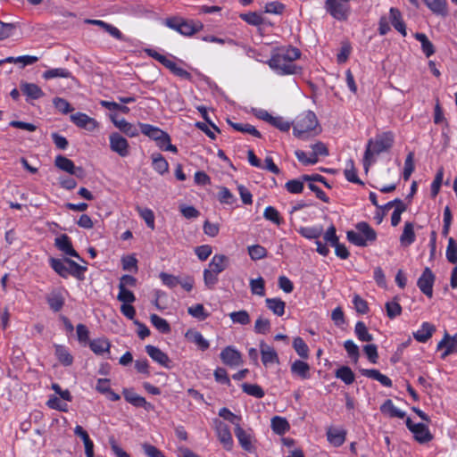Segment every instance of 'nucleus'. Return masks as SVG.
<instances>
[{"label":"nucleus","mask_w":457,"mask_h":457,"mask_svg":"<svg viewBox=\"0 0 457 457\" xmlns=\"http://www.w3.org/2000/svg\"><path fill=\"white\" fill-rule=\"evenodd\" d=\"M261 354L262 361L265 366L278 362V357L277 353L271 346L264 343L261 344Z\"/></svg>","instance_id":"obj_20"},{"label":"nucleus","mask_w":457,"mask_h":457,"mask_svg":"<svg viewBox=\"0 0 457 457\" xmlns=\"http://www.w3.org/2000/svg\"><path fill=\"white\" fill-rule=\"evenodd\" d=\"M309 371L310 366L303 361L296 360L291 364L292 374L299 377L302 379H307L310 378Z\"/></svg>","instance_id":"obj_22"},{"label":"nucleus","mask_w":457,"mask_h":457,"mask_svg":"<svg viewBox=\"0 0 457 457\" xmlns=\"http://www.w3.org/2000/svg\"><path fill=\"white\" fill-rule=\"evenodd\" d=\"M117 299L123 303V304H130L135 302L136 297L134 294L124 287L122 285H119V294Z\"/></svg>","instance_id":"obj_52"},{"label":"nucleus","mask_w":457,"mask_h":457,"mask_svg":"<svg viewBox=\"0 0 457 457\" xmlns=\"http://www.w3.org/2000/svg\"><path fill=\"white\" fill-rule=\"evenodd\" d=\"M301 52L295 47L278 49L269 60V66L278 75H291L300 73L301 68L294 62L299 59Z\"/></svg>","instance_id":"obj_1"},{"label":"nucleus","mask_w":457,"mask_h":457,"mask_svg":"<svg viewBox=\"0 0 457 457\" xmlns=\"http://www.w3.org/2000/svg\"><path fill=\"white\" fill-rule=\"evenodd\" d=\"M112 121L121 132L129 137H135L139 135V129L134 124L127 121L124 118H118L117 115L112 114L110 116Z\"/></svg>","instance_id":"obj_8"},{"label":"nucleus","mask_w":457,"mask_h":457,"mask_svg":"<svg viewBox=\"0 0 457 457\" xmlns=\"http://www.w3.org/2000/svg\"><path fill=\"white\" fill-rule=\"evenodd\" d=\"M201 25L195 24L193 21H185L182 19L180 25V34L184 36H191L201 29Z\"/></svg>","instance_id":"obj_49"},{"label":"nucleus","mask_w":457,"mask_h":457,"mask_svg":"<svg viewBox=\"0 0 457 457\" xmlns=\"http://www.w3.org/2000/svg\"><path fill=\"white\" fill-rule=\"evenodd\" d=\"M411 433L414 434L415 439L420 443L425 444L433 439V436L429 432L428 428L422 423H418L411 428Z\"/></svg>","instance_id":"obj_17"},{"label":"nucleus","mask_w":457,"mask_h":457,"mask_svg":"<svg viewBox=\"0 0 457 457\" xmlns=\"http://www.w3.org/2000/svg\"><path fill=\"white\" fill-rule=\"evenodd\" d=\"M21 91L25 95L28 99H39L44 96L42 89L34 83L22 82L20 86Z\"/></svg>","instance_id":"obj_15"},{"label":"nucleus","mask_w":457,"mask_h":457,"mask_svg":"<svg viewBox=\"0 0 457 457\" xmlns=\"http://www.w3.org/2000/svg\"><path fill=\"white\" fill-rule=\"evenodd\" d=\"M122 395L125 400L135 407H143L146 411H151L154 408L152 403L146 402L143 396L136 394L132 389L124 388Z\"/></svg>","instance_id":"obj_9"},{"label":"nucleus","mask_w":457,"mask_h":457,"mask_svg":"<svg viewBox=\"0 0 457 457\" xmlns=\"http://www.w3.org/2000/svg\"><path fill=\"white\" fill-rule=\"evenodd\" d=\"M263 217L277 225L283 223V219L280 217L279 212L272 206H268L265 208Z\"/></svg>","instance_id":"obj_55"},{"label":"nucleus","mask_w":457,"mask_h":457,"mask_svg":"<svg viewBox=\"0 0 457 457\" xmlns=\"http://www.w3.org/2000/svg\"><path fill=\"white\" fill-rule=\"evenodd\" d=\"M416 236L414 232L413 224L406 222L404 224L403 231L400 237V242L403 245L408 246L415 241Z\"/></svg>","instance_id":"obj_29"},{"label":"nucleus","mask_w":457,"mask_h":457,"mask_svg":"<svg viewBox=\"0 0 457 457\" xmlns=\"http://www.w3.org/2000/svg\"><path fill=\"white\" fill-rule=\"evenodd\" d=\"M229 318L234 323L246 325L250 323V316L245 310L229 313Z\"/></svg>","instance_id":"obj_51"},{"label":"nucleus","mask_w":457,"mask_h":457,"mask_svg":"<svg viewBox=\"0 0 457 457\" xmlns=\"http://www.w3.org/2000/svg\"><path fill=\"white\" fill-rule=\"evenodd\" d=\"M328 440L335 446H339L345 440V433L343 430L330 428L327 432Z\"/></svg>","instance_id":"obj_36"},{"label":"nucleus","mask_w":457,"mask_h":457,"mask_svg":"<svg viewBox=\"0 0 457 457\" xmlns=\"http://www.w3.org/2000/svg\"><path fill=\"white\" fill-rule=\"evenodd\" d=\"M347 239L357 246H367L369 243L365 240L360 231L351 230L347 232Z\"/></svg>","instance_id":"obj_56"},{"label":"nucleus","mask_w":457,"mask_h":457,"mask_svg":"<svg viewBox=\"0 0 457 457\" xmlns=\"http://www.w3.org/2000/svg\"><path fill=\"white\" fill-rule=\"evenodd\" d=\"M393 143L394 134L392 132L382 133L378 135L374 139L368 141L363 158V165L366 171L375 162V156L388 151L392 147Z\"/></svg>","instance_id":"obj_3"},{"label":"nucleus","mask_w":457,"mask_h":457,"mask_svg":"<svg viewBox=\"0 0 457 457\" xmlns=\"http://www.w3.org/2000/svg\"><path fill=\"white\" fill-rule=\"evenodd\" d=\"M320 131L316 114L312 111L300 113L293 122V134L302 140L315 137Z\"/></svg>","instance_id":"obj_2"},{"label":"nucleus","mask_w":457,"mask_h":457,"mask_svg":"<svg viewBox=\"0 0 457 457\" xmlns=\"http://www.w3.org/2000/svg\"><path fill=\"white\" fill-rule=\"evenodd\" d=\"M427 7L435 14L445 16L448 13L446 0H423Z\"/></svg>","instance_id":"obj_21"},{"label":"nucleus","mask_w":457,"mask_h":457,"mask_svg":"<svg viewBox=\"0 0 457 457\" xmlns=\"http://www.w3.org/2000/svg\"><path fill=\"white\" fill-rule=\"evenodd\" d=\"M186 337L189 342L195 344L201 351H205L210 346L208 340L196 330H188L186 333Z\"/></svg>","instance_id":"obj_19"},{"label":"nucleus","mask_w":457,"mask_h":457,"mask_svg":"<svg viewBox=\"0 0 457 457\" xmlns=\"http://www.w3.org/2000/svg\"><path fill=\"white\" fill-rule=\"evenodd\" d=\"M247 250L251 259L253 261L263 259L267 255V250L260 245H250Z\"/></svg>","instance_id":"obj_50"},{"label":"nucleus","mask_w":457,"mask_h":457,"mask_svg":"<svg viewBox=\"0 0 457 457\" xmlns=\"http://www.w3.org/2000/svg\"><path fill=\"white\" fill-rule=\"evenodd\" d=\"M345 177L348 181L352 183L362 184V181H361L357 176L353 161L351 159L348 160L346 162V166L345 169Z\"/></svg>","instance_id":"obj_41"},{"label":"nucleus","mask_w":457,"mask_h":457,"mask_svg":"<svg viewBox=\"0 0 457 457\" xmlns=\"http://www.w3.org/2000/svg\"><path fill=\"white\" fill-rule=\"evenodd\" d=\"M220 359L226 365L237 367L243 363L241 353L232 346H227L220 353Z\"/></svg>","instance_id":"obj_7"},{"label":"nucleus","mask_w":457,"mask_h":457,"mask_svg":"<svg viewBox=\"0 0 457 457\" xmlns=\"http://www.w3.org/2000/svg\"><path fill=\"white\" fill-rule=\"evenodd\" d=\"M218 273L213 272L210 269L204 270V281L206 287L212 289L218 282Z\"/></svg>","instance_id":"obj_58"},{"label":"nucleus","mask_w":457,"mask_h":457,"mask_svg":"<svg viewBox=\"0 0 457 457\" xmlns=\"http://www.w3.org/2000/svg\"><path fill=\"white\" fill-rule=\"evenodd\" d=\"M299 233L308 239H318L322 234V228L303 227Z\"/></svg>","instance_id":"obj_53"},{"label":"nucleus","mask_w":457,"mask_h":457,"mask_svg":"<svg viewBox=\"0 0 457 457\" xmlns=\"http://www.w3.org/2000/svg\"><path fill=\"white\" fill-rule=\"evenodd\" d=\"M445 255L449 262L453 264L457 262V242L453 237L448 238Z\"/></svg>","instance_id":"obj_45"},{"label":"nucleus","mask_w":457,"mask_h":457,"mask_svg":"<svg viewBox=\"0 0 457 457\" xmlns=\"http://www.w3.org/2000/svg\"><path fill=\"white\" fill-rule=\"evenodd\" d=\"M414 37L420 43L421 49L427 57H430L435 54V47L432 42L424 33L417 32L414 34Z\"/></svg>","instance_id":"obj_26"},{"label":"nucleus","mask_w":457,"mask_h":457,"mask_svg":"<svg viewBox=\"0 0 457 457\" xmlns=\"http://www.w3.org/2000/svg\"><path fill=\"white\" fill-rule=\"evenodd\" d=\"M145 352L154 361L165 368H170V360L160 348L148 345L145 346Z\"/></svg>","instance_id":"obj_12"},{"label":"nucleus","mask_w":457,"mask_h":457,"mask_svg":"<svg viewBox=\"0 0 457 457\" xmlns=\"http://www.w3.org/2000/svg\"><path fill=\"white\" fill-rule=\"evenodd\" d=\"M435 276L429 268H425L423 273L417 281V286L420 291L428 297L433 295V284Z\"/></svg>","instance_id":"obj_6"},{"label":"nucleus","mask_w":457,"mask_h":457,"mask_svg":"<svg viewBox=\"0 0 457 457\" xmlns=\"http://www.w3.org/2000/svg\"><path fill=\"white\" fill-rule=\"evenodd\" d=\"M55 246L67 255L76 257L82 261L79 253L73 249L71 238L62 234L55 238Z\"/></svg>","instance_id":"obj_11"},{"label":"nucleus","mask_w":457,"mask_h":457,"mask_svg":"<svg viewBox=\"0 0 457 457\" xmlns=\"http://www.w3.org/2000/svg\"><path fill=\"white\" fill-rule=\"evenodd\" d=\"M386 315L390 319H395L402 313V307L398 303L397 299L395 298L386 303Z\"/></svg>","instance_id":"obj_46"},{"label":"nucleus","mask_w":457,"mask_h":457,"mask_svg":"<svg viewBox=\"0 0 457 457\" xmlns=\"http://www.w3.org/2000/svg\"><path fill=\"white\" fill-rule=\"evenodd\" d=\"M344 347L345 351L347 352L349 357L353 359L355 361L359 359L360 356V351L357 345L353 340H346L344 343Z\"/></svg>","instance_id":"obj_62"},{"label":"nucleus","mask_w":457,"mask_h":457,"mask_svg":"<svg viewBox=\"0 0 457 457\" xmlns=\"http://www.w3.org/2000/svg\"><path fill=\"white\" fill-rule=\"evenodd\" d=\"M150 320L152 324L162 333H169L170 327L166 320L158 316L157 314H151Z\"/></svg>","instance_id":"obj_44"},{"label":"nucleus","mask_w":457,"mask_h":457,"mask_svg":"<svg viewBox=\"0 0 457 457\" xmlns=\"http://www.w3.org/2000/svg\"><path fill=\"white\" fill-rule=\"evenodd\" d=\"M228 123L237 131L250 134L256 137H261V133L255 129V127L252 126L251 124L233 122L229 120H228Z\"/></svg>","instance_id":"obj_31"},{"label":"nucleus","mask_w":457,"mask_h":457,"mask_svg":"<svg viewBox=\"0 0 457 457\" xmlns=\"http://www.w3.org/2000/svg\"><path fill=\"white\" fill-rule=\"evenodd\" d=\"M355 228L361 232L362 237L369 244L373 243L377 239L376 231L367 222H358L355 225Z\"/></svg>","instance_id":"obj_25"},{"label":"nucleus","mask_w":457,"mask_h":457,"mask_svg":"<svg viewBox=\"0 0 457 457\" xmlns=\"http://www.w3.org/2000/svg\"><path fill=\"white\" fill-rule=\"evenodd\" d=\"M71 120L78 127L82 129H87L89 130H93L97 126V122L95 119L82 112L71 114Z\"/></svg>","instance_id":"obj_13"},{"label":"nucleus","mask_w":457,"mask_h":457,"mask_svg":"<svg viewBox=\"0 0 457 457\" xmlns=\"http://www.w3.org/2000/svg\"><path fill=\"white\" fill-rule=\"evenodd\" d=\"M254 330L258 334H267L270 330V322L268 319L259 317L254 324Z\"/></svg>","instance_id":"obj_61"},{"label":"nucleus","mask_w":457,"mask_h":457,"mask_svg":"<svg viewBox=\"0 0 457 457\" xmlns=\"http://www.w3.org/2000/svg\"><path fill=\"white\" fill-rule=\"evenodd\" d=\"M270 124L283 132L288 131L291 127V123L280 116H273Z\"/></svg>","instance_id":"obj_63"},{"label":"nucleus","mask_w":457,"mask_h":457,"mask_svg":"<svg viewBox=\"0 0 457 457\" xmlns=\"http://www.w3.org/2000/svg\"><path fill=\"white\" fill-rule=\"evenodd\" d=\"M293 347L297 354L303 359L309 357V347L302 337H295L293 342Z\"/></svg>","instance_id":"obj_42"},{"label":"nucleus","mask_w":457,"mask_h":457,"mask_svg":"<svg viewBox=\"0 0 457 457\" xmlns=\"http://www.w3.org/2000/svg\"><path fill=\"white\" fill-rule=\"evenodd\" d=\"M354 333L361 342H371L373 340V336L368 331L365 323L362 321H358L355 324Z\"/></svg>","instance_id":"obj_35"},{"label":"nucleus","mask_w":457,"mask_h":457,"mask_svg":"<svg viewBox=\"0 0 457 457\" xmlns=\"http://www.w3.org/2000/svg\"><path fill=\"white\" fill-rule=\"evenodd\" d=\"M90 348L95 353L102 354L109 351L110 343L103 338L95 339L90 343Z\"/></svg>","instance_id":"obj_43"},{"label":"nucleus","mask_w":457,"mask_h":457,"mask_svg":"<svg viewBox=\"0 0 457 457\" xmlns=\"http://www.w3.org/2000/svg\"><path fill=\"white\" fill-rule=\"evenodd\" d=\"M380 411L389 415L390 417H396L403 419L405 416V412L396 408L392 400L388 399L386 400L380 407Z\"/></svg>","instance_id":"obj_33"},{"label":"nucleus","mask_w":457,"mask_h":457,"mask_svg":"<svg viewBox=\"0 0 457 457\" xmlns=\"http://www.w3.org/2000/svg\"><path fill=\"white\" fill-rule=\"evenodd\" d=\"M138 126L140 128V132L143 133L145 136L148 137L149 138L153 140L160 139V137L162 136V133L165 131L162 130L158 127L153 126L151 124L146 123H138Z\"/></svg>","instance_id":"obj_28"},{"label":"nucleus","mask_w":457,"mask_h":457,"mask_svg":"<svg viewBox=\"0 0 457 457\" xmlns=\"http://www.w3.org/2000/svg\"><path fill=\"white\" fill-rule=\"evenodd\" d=\"M46 302L54 312H59L64 305L65 298L61 290H54L47 295Z\"/></svg>","instance_id":"obj_16"},{"label":"nucleus","mask_w":457,"mask_h":457,"mask_svg":"<svg viewBox=\"0 0 457 457\" xmlns=\"http://www.w3.org/2000/svg\"><path fill=\"white\" fill-rule=\"evenodd\" d=\"M295 156L297 160L304 165L315 164L318 162V159L312 157L311 154H307L303 150H296Z\"/></svg>","instance_id":"obj_64"},{"label":"nucleus","mask_w":457,"mask_h":457,"mask_svg":"<svg viewBox=\"0 0 457 457\" xmlns=\"http://www.w3.org/2000/svg\"><path fill=\"white\" fill-rule=\"evenodd\" d=\"M303 179L288 180L285 187L291 194H300L303 190Z\"/></svg>","instance_id":"obj_60"},{"label":"nucleus","mask_w":457,"mask_h":457,"mask_svg":"<svg viewBox=\"0 0 457 457\" xmlns=\"http://www.w3.org/2000/svg\"><path fill=\"white\" fill-rule=\"evenodd\" d=\"M242 389L245 394L256 398H262L265 395L263 389L256 384L244 383Z\"/></svg>","instance_id":"obj_48"},{"label":"nucleus","mask_w":457,"mask_h":457,"mask_svg":"<svg viewBox=\"0 0 457 457\" xmlns=\"http://www.w3.org/2000/svg\"><path fill=\"white\" fill-rule=\"evenodd\" d=\"M336 377L344 381L346 385L353 383L355 378L353 372L347 366H343L337 370Z\"/></svg>","instance_id":"obj_39"},{"label":"nucleus","mask_w":457,"mask_h":457,"mask_svg":"<svg viewBox=\"0 0 457 457\" xmlns=\"http://www.w3.org/2000/svg\"><path fill=\"white\" fill-rule=\"evenodd\" d=\"M136 210L139 216L145 220L147 227L151 229L154 228V212L149 208H143L140 206H137Z\"/></svg>","instance_id":"obj_38"},{"label":"nucleus","mask_w":457,"mask_h":457,"mask_svg":"<svg viewBox=\"0 0 457 457\" xmlns=\"http://www.w3.org/2000/svg\"><path fill=\"white\" fill-rule=\"evenodd\" d=\"M110 148L121 157H126L129 154V145L128 140L119 133L110 135Z\"/></svg>","instance_id":"obj_5"},{"label":"nucleus","mask_w":457,"mask_h":457,"mask_svg":"<svg viewBox=\"0 0 457 457\" xmlns=\"http://www.w3.org/2000/svg\"><path fill=\"white\" fill-rule=\"evenodd\" d=\"M51 268L61 277L67 278L69 276V265L66 262V259H50Z\"/></svg>","instance_id":"obj_32"},{"label":"nucleus","mask_w":457,"mask_h":457,"mask_svg":"<svg viewBox=\"0 0 457 457\" xmlns=\"http://www.w3.org/2000/svg\"><path fill=\"white\" fill-rule=\"evenodd\" d=\"M228 266V258L224 254H215L211 262L209 268L213 272L220 274L227 269Z\"/></svg>","instance_id":"obj_23"},{"label":"nucleus","mask_w":457,"mask_h":457,"mask_svg":"<svg viewBox=\"0 0 457 457\" xmlns=\"http://www.w3.org/2000/svg\"><path fill=\"white\" fill-rule=\"evenodd\" d=\"M151 158L153 168L156 172L161 175L168 172L169 163L161 154H153Z\"/></svg>","instance_id":"obj_27"},{"label":"nucleus","mask_w":457,"mask_h":457,"mask_svg":"<svg viewBox=\"0 0 457 457\" xmlns=\"http://www.w3.org/2000/svg\"><path fill=\"white\" fill-rule=\"evenodd\" d=\"M265 303L267 308L274 314L282 316L285 313L286 303L280 298H267Z\"/></svg>","instance_id":"obj_30"},{"label":"nucleus","mask_w":457,"mask_h":457,"mask_svg":"<svg viewBox=\"0 0 457 457\" xmlns=\"http://www.w3.org/2000/svg\"><path fill=\"white\" fill-rule=\"evenodd\" d=\"M251 292L253 295L263 296L265 295V282L262 277L250 280Z\"/></svg>","instance_id":"obj_47"},{"label":"nucleus","mask_w":457,"mask_h":457,"mask_svg":"<svg viewBox=\"0 0 457 457\" xmlns=\"http://www.w3.org/2000/svg\"><path fill=\"white\" fill-rule=\"evenodd\" d=\"M414 170V154L413 153H409L406 156L404 162V169L403 177L404 180H408Z\"/></svg>","instance_id":"obj_57"},{"label":"nucleus","mask_w":457,"mask_h":457,"mask_svg":"<svg viewBox=\"0 0 457 457\" xmlns=\"http://www.w3.org/2000/svg\"><path fill=\"white\" fill-rule=\"evenodd\" d=\"M66 262L69 265V275H71L77 278H81L87 268L78 264L76 262L71 259H66Z\"/></svg>","instance_id":"obj_54"},{"label":"nucleus","mask_w":457,"mask_h":457,"mask_svg":"<svg viewBox=\"0 0 457 457\" xmlns=\"http://www.w3.org/2000/svg\"><path fill=\"white\" fill-rule=\"evenodd\" d=\"M235 435L239 442V445L244 450L247 452H252L253 450V446L252 445V435L244 430L240 427L239 423H237V427L235 428Z\"/></svg>","instance_id":"obj_14"},{"label":"nucleus","mask_w":457,"mask_h":457,"mask_svg":"<svg viewBox=\"0 0 457 457\" xmlns=\"http://www.w3.org/2000/svg\"><path fill=\"white\" fill-rule=\"evenodd\" d=\"M218 198L219 201L224 204L231 205L236 202V198L233 194L225 187H220Z\"/></svg>","instance_id":"obj_59"},{"label":"nucleus","mask_w":457,"mask_h":457,"mask_svg":"<svg viewBox=\"0 0 457 457\" xmlns=\"http://www.w3.org/2000/svg\"><path fill=\"white\" fill-rule=\"evenodd\" d=\"M389 14L391 23L394 26V28L397 31H399L403 37L406 36V28L404 22L402 20L400 11L396 8L392 7L390 8Z\"/></svg>","instance_id":"obj_24"},{"label":"nucleus","mask_w":457,"mask_h":457,"mask_svg":"<svg viewBox=\"0 0 457 457\" xmlns=\"http://www.w3.org/2000/svg\"><path fill=\"white\" fill-rule=\"evenodd\" d=\"M54 165L71 174V175H74L78 178H83L84 176V170L81 167H76L74 162L68 159L67 157L63 156V155H58L55 157V160H54Z\"/></svg>","instance_id":"obj_4"},{"label":"nucleus","mask_w":457,"mask_h":457,"mask_svg":"<svg viewBox=\"0 0 457 457\" xmlns=\"http://www.w3.org/2000/svg\"><path fill=\"white\" fill-rule=\"evenodd\" d=\"M436 331V327L429 322H423L420 328L418 329L415 333H413L414 338L420 342H427Z\"/></svg>","instance_id":"obj_18"},{"label":"nucleus","mask_w":457,"mask_h":457,"mask_svg":"<svg viewBox=\"0 0 457 457\" xmlns=\"http://www.w3.org/2000/svg\"><path fill=\"white\" fill-rule=\"evenodd\" d=\"M216 432L223 447L226 450L230 451L233 447V438L228 426L224 422L218 421L216 424Z\"/></svg>","instance_id":"obj_10"},{"label":"nucleus","mask_w":457,"mask_h":457,"mask_svg":"<svg viewBox=\"0 0 457 457\" xmlns=\"http://www.w3.org/2000/svg\"><path fill=\"white\" fill-rule=\"evenodd\" d=\"M271 428L278 435H283L289 430L290 426L285 418L276 416L271 420Z\"/></svg>","instance_id":"obj_34"},{"label":"nucleus","mask_w":457,"mask_h":457,"mask_svg":"<svg viewBox=\"0 0 457 457\" xmlns=\"http://www.w3.org/2000/svg\"><path fill=\"white\" fill-rule=\"evenodd\" d=\"M55 355L59 361L65 366H70L73 361L72 356L63 345H55Z\"/></svg>","instance_id":"obj_37"},{"label":"nucleus","mask_w":457,"mask_h":457,"mask_svg":"<svg viewBox=\"0 0 457 457\" xmlns=\"http://www.w3.org/2000/svg\"><path fill=\"white\" fill-rule=\"evenodd\" d=\"M71 73L64 68H54L46 71L43 73L45 79H52L55 78H70Z\"/></svg>","instance_id":"obj_40"}]
</instances>
